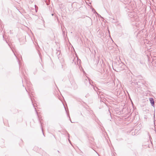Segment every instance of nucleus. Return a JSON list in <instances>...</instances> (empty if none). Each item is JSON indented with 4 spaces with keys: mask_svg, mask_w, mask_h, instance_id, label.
Here are the masks:
<instances>
[{
    "mask_svg": "<svg viewBox=\"0 0 156 156\" xmlns=\"http://www.w3.org/2000/svg\"><path fill=\"white\" fill-rule=\"evenodd\" d=\"M70 121H71V122L73 123V122H72L71 121V120L70 119Z\"/></svg>",
    "mask_w": 156,
    "mask_h": 156,
    "instance_id": "nucleus-10",
    "label": "nucleus"
},
{
    "mask_svg": "<svg viewBox=\"0 0 156 156\" xmlns=\"http://www.w3.org/2000/svg\"><path fill=\"white\" fill-rule=\"evenodd\" d=\"M69 142L70 143V141L69 140Z\"/></svg>",
    "mask_w": 156,
    "mask_h": 156,
    "instance_id": "nucleus-13",
    "label": "nucleus"
},
{
    "mask_svg": "<svg viewBox=\"0 0 156 156\" xmlns=\"http://www.w3.org/2000/svg\"><path fill=\"white\" fill-rule=\"evenodd\" d=\"M109 31L108 30V32L109 33Z\"/></svg>",
    "mask_w": 156,
    "mask_h": 156,
    "instance_id": "nucleus-16",
    "label": "nucleus"
},
{
    "mask_svg": "<svg viewBox=\"0 0 156 156\" xmlns=\"http://www.w3.org/2000/svg\"><path fill=\"white\" fill-rule=\"evenodd\" d=\"M89 6L90 7V9H92V10H93H93H94V9H93H93H92V8H91V7H90V6Z\"/></svg>",
    "mask_w": 156,
    "mask_h": 156,
    "instance_id": "nucleus-9",
    "label": "nucleus"
},
{
    "mask_svg": "<svg viewBox=\"0 0 156 156\" xmlns=\"http://www.w3.org/2000/svg\"><path fill=\"white\" fill-rule=\"evenodd\" d=\"M149 100L152 106H154V99L152 98H150L149 99Z\"/></svg>",
    "mask_w": 156,
    "mask_h": 156,
    "instance_id": "nucleus-1",
    "label": "nucleus"
},
{
    "mask_svg": "<svg viewBox=\"0 0 156 156\" xmlns=\"http://www.w3.org/2000/svg\"><path fill=\"white\" fill-rule=\"evenodd\" d=\"M77 60V58H75L73 60L72 63H74L75 64H76V61Z\"/></svg>",
    "mask_w": 156,
    "mask_h": 156,
    "instance_id": "nucleus-3",
    "label": "nucleus"
},
{
    "mask_svg": "<svg viewBox=\"0 0 156 156\" xmlns=\"http://www.w3.org/2000/svg\"><path fill=\"white\" fill-rule=\"evenodd\" d=\"M120 65H121L123 66V67L124 68V66H125V65L123 64V63L121 64Z\"/></svg>",
    "mask_w": 156,
    "mask_h": 156,
    "instance_id": "nucleus-7",
    "label": "nucleus"
},
{
    "mask_svg": "<svg viewBox=\"0 0 156 156\" xmlns=\"http://www.w3.org/2000/svg\"><path fill=\"white\" fill-rule=\"evenodd\" d=\"M51 15H52V16H53L54 15V14L52 13V14Z\"/></svg>",
    "mask_w": 156,
    "mask_h": 156,
    "instance_id": "nucleus-12",
    "label": "nucleus"
},
{
    "mask_svg": "<svg viewBox=\"0 0 156 156\" xmlns=\"http://www.w3.org/2000/svg\"><path fill=\"white\" fill-rule=\"evenodd\" d=\"M35 9L36 10L37 9H38L37 7V6H36V5H35Z\"/></svg>",
    "mask_w": 156,
    "mask_h": 156,
    "instance_id": "nucleus-8",
    "label": "nucleus"
},
{
    "mask_svg": "<svg viewBox=\"0 0 156 156\" xmlns=\"http://www.w3.org/2000/svg\"><path fill=\"white\" fill-rule=\"evenodd\" d=\"M19 12H20V10H19Z\"/></svg>",
    "mask_w": 156,
    "mask_h": 156,
    "instance_id": "nucleus-14",
    "label": "nucleus"
},
{
    "mask_svg": "<svg viewBox=\"0 0 156 156\" xmlns=\"http://www.w3.org/2000/svg\"><path fill=\"white\" fill-rule=\"evenodd\" d=\"M50 0H45V2L46 3L47 5H48L49 4V3L50 2Z\"/></svg>",
    "mask_w": 156,
    "mask_h": 156,
    "instance_id": "nucleus-4",
    "label": "nucleus"
},
{
    "mask_svg": "<svg viewBox=\"0 0 156 156\" xmlns=\"http://www.w3.org/2000/svg\"><path fill=\"white\" fill-rule=\"evenodd\" d=\"M76 61V64L78 65V66H79L80 65V59H78V58L77 57Z\"/></svg>",
    "mask_w": 156,
    "mask_h": 156,
    "instance_id": "nucleus-2",
    "label": "nucleus"
},
{
    "mask_svg": "<svg viewBox=\"0 0 156 156\" xmlns=\"http://www.w3.org/2000/svg\"><path fill=\"white\" fill-rule=\"evenodd\" d=\"M3 37H4V36L3 35Z\"/></svg>",
    "mask_w": 156,
    "mask_h": 156,
    "instance_id": "nucleus-17",
    "label": "nucleus"
},
{
    "mask_svg": "<svg viewBox=\"0 0 156 156\" xmlns=\"http://www.w3.org/2000/svg\"><path fill=\"white\" fill-rule=\"evenodd\" d=\"M134 83V84H135V85H137V83H133V82H132V85H133V83Z\"/></svg>",
    "mask_w": 156,
    "mask_h": 156,
    "instance_id": "nucleus-6",
    "label": "nucleus"
},
{
    "mask_svg": "<svg viewBox=\"0 0 156 156\" xmlns=\"http://www.w3.org/2000/svg\"><path fill=\"white\" fill-rule=\"evenodd\" d=\"M35 11H36V12H37V10H36Z\"/></svg>",
    "mask_w": 156,
    "mask_h": 156,
    "instance_id": "nucleus-11",
    "label": "nucleus"
},
{
    "mask_svg": "<svg viewBox=\"0 0 156 156\" xmlns=\"http://www.w3.org/2000/svg\"><path fill=\"white\" fill-rule=\"evenodd\" d=\"M94 90H96L95 89V88H94Z\"/></svg>",
    "mask_w": 156,
    "mask_h": 156,
    "instance_id": "nucleus-15",
    "label": "nucleus"
},
{
    "mask_svg": "<svg viewBox=\"0 0 156 156\" xmlns=\"http://www.w3.org/2000/svg\"><path fill=\"white\" fill-rule=\"evenodd\" d=\"M88 79L89 80V81L90 84L92 85V84L91 83V82H92V80H90V79L89 78H88Z\"/></svg>",
    "mask_w": 156,
    "mask_h": 156,
    "instance_id": "nucleus-5",
    "label": "nucleus"
}]
</instances>
